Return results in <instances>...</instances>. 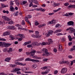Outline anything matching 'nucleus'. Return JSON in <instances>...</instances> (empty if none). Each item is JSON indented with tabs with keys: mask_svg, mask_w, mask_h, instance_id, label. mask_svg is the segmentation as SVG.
Wrapping results in <instances>:
<instances>
[{
	"mask_svg": "<svg viewBox=\"0 0 75 75\" xmlns=\"http://www.w3.org/2000/svg\"><path fill=\"white\" fill-rule=\"evenodd\" d=\"M41 52L43 53L42 54L43 56H47L48 57L50 55H53L51 53H50L48 52V50L46 48H43L41 50Z\"/></svg>",
	"mask_w": 75,
	"mask_h": 75,
	"instance_id": "f257e3e1",
	"label": "nucleus"
},
{
	"mask_svg": "<svg viewBox=\"0 0 75 75\" xmlns=\"http://www.w3.org/2000/svg\"><path fill=\"white\" fill-rule=\"evenodd\" d=\"M35 50H32L30 52V53L26 52V55H30V57H33V58H35V57L33 56L34 55L35 53Z\"/></svg>",
	"mask_w": 75,
	"mask_h": 75,
	"instance_id": "f03ea898",
	"label": "nucleus"
},
{
	"mask_svg": "<svg viewBox=\"0 0 75 75\" xmlns=\"http://www.w3.org/2000/svg\"><path fill=\"white\" fill-rule=\"evenodd\" d=\"M10 35L9 37L11 39V40H13L14 39V37L13 36V35H11V34L10 33V32H6L3 34V36H5V35Z\"/></svg>",
	"mask_w": 75,
	"mask_h": 75,
	"instance_id": "7ed1b4c3",
	"label": "nucleus"
},
{
	"mask_svg": "<svg viewBox=\"0 0 75 75\" xmlns=\"http://www.w3.org/2000/svg\"><path fill=\"white\" fill-rule=\"evenodd\" d=\"M32 61L33 62H39V61L38 60L32 59L30 58H28L25 59V61Z\"/></svg>",
	"mask_w": 75,
	"mask_h": 75,
	"instance_id": "20e7f679",
	"label": "nucleus"
},
{
	"mask_svg": "<svg viewBox=\"0 0 75 75\" xmlns=\"http://www.w3.org/2000/svg\"><path fill=\"white\" fill-rule=\"evenodd\" d=\"M18 60H17L15 61V63L16 65H20L21 66H25L26 65V64L25 63L23 64V63H20V62H18Z\"/></svg>",
	"mask_w": 75,
	"mask_h": 75,
	"instance_id": "39448f33",
	"label": "nucleus"
},
{
	"mask_svg": "<svg viewBox=\"0 0 75 75\" xmlns=\"http://www.w3.org/2000/svg\"><path fill=\"white\" fill-rule=\"evenodd\" d=\"M17 36H19V37H21V38H19L18 39V41H21L22 40V38H25V36L23 34H19L17 35Z\"/></svg>",
	"mask_w": 75,
	"mask_h": 75,
	"instance_id": "423d86ee",
	"label": "nucleus"
},
{
	"mask_svg": "<svg viewBox=\"0 0 75 75\" xmlns=\"http://www.w3.org/2000/svg\"><path fill=\"white\" fill-rule=\"evenodd\" d=\"M68 69L66 68H64L62 69L61 72L62 74H65L67 72Z\"/></svg>",
	"mask_w": 75,
	"mask_h": 75,
	"instance_id": "0eeeda50",
	"label": "nucleus"
},
{
	"mask_svg": "<svg viewBox=\"0 0 75 75\" xmlns=\"http://www.w3.org/2000/svg\"><path fill=\"white\" fill-rule=\"evenodd\" d=\"M35 35L36 36V37L38 38H41L42 36L41 35H39V32L38 31H35Z\"/></svg>",
	"mask_w": 75,
	"mask_h": 75,
	"instance_id": "6e6552de",
	"label": "nucleus"
},
{
	"mask_svg": "<svg viewBox=\"0 0 75 75\" xmlns=\"http://www.w3.org/2000/svg\"><path fill=\"white\" fill-rule=\"evenodd\" d=\"M48 42L47 43V44L48 45H50V44H53V41L52 40L50 39H48Z\"/></svg>",
	"mask_w": 75,
	"mask_h": 75,
	"instance_id": "1a4fd4ad",
	"label": "nucleus"
},
{
	"mask_svg": "<svg viewBox=\"0 0 75 75\" xmlns=\"http://www.w3.org/2000/svg\"><path fill=\"white\" fill-rule=\"evenodd\" d=\"M7 28L10 29L11 30H15V28L13 25L9 26L7 27Z\"/></svg>",
	"mask_w": 75,
	"mask_h": 75,
	"instance_id": "9d476101",
	"label": "nucleus"
},
{
	"mask_svg": "<svg viewBox=\"0 0 75 75\" xmlns=\"http://www.w3.org/2000/svg\"><path fill=\"white\" fill-rule=\"evenodd\" d=\"M68 25H74V23L73 21H69L67 23Z\"/></svg>",
	"mask_w": 75,
	"mask_h": 75,
	"instance_id": "9b49d317",
	"label": "nucleus"
},
{
	"mask_svg": "<svg viewBox=\"0 0 75 75\" xmlns=\"http://www.w3.org/2000/svg\"><path fill=\"white\" fill-rule=\"evenodd\" d=\"M75 32V29L71 27V29L69 31V33H73Z\"/></svg>",
	"mask_w": 75,
	"mask_h": 75,
	"instance_id": "f8f14e48",
	"label": "nucleus"
},
{
	"mask_svg": "<svg viewBox=\"0 0 75 75\" xmlns=\"http://www.w3.org/2000/svg\"><path fill=\"white\" fill-rule=\"evenodd\" d=\"M4 45L5 47H8L11 45V44L10 43H6L4 42Z\"/></svg>",
	"mask_w": 75,
	"mask_h": 75,
	"instance_id": "ddd939ff",
	"label": "nucleus"
},
{
	"mask_svg": "<svg viewBox=\"0 0 75 75\" xmlns=\"http://www.w3.org/2000/svg\"><path fill=\"white\" fill-rule=\"evenodd\" d=\"M31 43V41H29L27 42H25L24 44L23 45H28V44H30Z\"/></svg>",
	"mask_w": 75,
	"mask_h": 75,
	"instance_id": "4468645a",
	"label": "nucleus"
},
{
	"mask_svg": "<svg viewBox=\"0 0 75 75\" xmlns=\"http://www.w3.org/2000/svg\"><path fill=\"white\" fill-rule=\"evenodd\" d=\"M11 60V58L10 57H7L4 60L5 61H6V62H10V60Z\"/></svg>",
	"mask_w": 75,
	"mask_h": 75,
	"instance_id": "2eb2a0df",
	"label": "nucleus"
},
{
	"mask_svg": "<svg viewBox=\"0 0 75 75\" xmlns=\"http://www.w3.org/2000/svg\"><path fill=\"white\" fill-rule=\"evenodd\" d=\"M32 45H36V46H38V45H40V43H38V42H35L33 43Z\"/></svg>",
	"mask_w": 75,
	"mask_h": 75,
	"instance_id": "dca6fc26",
	"label": "nucleus"
},
{
	"mask_svg": "<svg viewBox=\"0 0 75 75\" xmlns=\"http://www.w3.org/2000/svg\"><path fill=\"white\" fill-rule=\"evenodd\" d=\"M31 1H32V2L36 4H37V5H38V4H39L38 2L36 0H31Z\"/></svg>",
	"mask_w": 75,
	"mask_h": 75,
	"instance_id": "f3484780",
	"label": "nucleus"
},
{
	"mask_svg": "<svg viewBox=\"0 0 75 75\" xmlns=\"http://www.w3.org/2000/svg\"><path fill=\"white\" fill-rule=\"evenodd\" d=\"M31 1H32V2L36 4H37V5H38V4H39L38 2L36 0H31Z\"/></svg>",
	"mask_w": 75,
	"mask_h": 75,
	"instance_id": "a211bd4d",
	"label": "nucleus"
},
{
	"mask_svg": "<svg viewBox=\"0 0 75 75\" xmlns=\"http://www.w3.org/2000/svg\"><path fill=\"white\" fill-rule=\"evenodd\" d=\"M4 42H0V47H4Z\"/></svg>",
	"mask_w": 75,
	"mask_h": 75,
	"instance_id": "6ab92c4d",
	"label": "nucleus"
},
{
	"mask_svg": "<svg viewBox=\"0 0 75 75\" xmlns=\"http://www.w3.org/2000/svg\"><path fill=\"white\" fill-rule=\"evenodd\" d=\"M58 50L60 51H62V46L61 45H59V46Z\"/></svg>",
	"mask_w": 75,
	"mask_h": 75,
	"instance_id": "aec40b11",
	"label": "nucleus"
},
{
	"mask_svg": "<svg viewBox=\"0 0 75 75\" xmlns=\"http://www.w3.org/2000/svg\"><path fill=\"white\" fill-rule=\"evenodd\" d=\"M10 9L11 11H14V8L12 6H10Z\"/></svg>",
	"mask_w": 75,
	"mask_h": 75,
	"instance_id": "412c9836",
	"label": "nucleus"
},
{
	"mask_svg": "<svg viewBox=\"0 0 75 75\" xmlns=\"http://www.w3.org/2000/svg\"><path fill=\"white\" fill-rule=\"evenodd\" d=\"M14 1L17 6H19V1L18 0H14Z\"/></svg>",
	"mask_w": 75,
	"mask_h": 75,
	"instance_id": "4be33fe9",
	"label": "nucleus"
},
{
	"mask_svg": "<svg viewBox=\"0 0 75 75\" xmlns=\"http://www.w3.org/2000/svg\"><path fill=\"white\" fill-rule=\"evenodd\" d=\"M1 7H2V8H4L5 7H8V5H5L3 4H2V6Z\"/></svg>",
	"mask_w": 75,
	"mask_h": 75,
	"instance_id": "5701e85b",
	"label": "nucleus"
},
{
	"mask_svg": "<svg viewBox=\"0 0 75 75\" xmlns=\"http://www.w3.org/2000/svg\"><path fill=\"white\" fill-rule=\"evenodd\" d=\"M10 20H11V19L9 18L6 17V19L5 20V21H10Z\"/></svg>",
	"mask_w": 75,
	"mask_h": 75,
	"instance_id": "b1692460",
	"label": "nucleus"
},
{
	"mask_svg": "<svg viewBox=\"0 0 75 75\" xmlns=\"http://www.w3.org/2000/svg\"><path fill=\"white\" fill-rule=\"evenodd\" d=\"M20 70H21V69H20V68H15V69L14 71H15V72H17L18 71H20Z\"/></svg>",
	"mask_w": 75,
	"mask_h": 75,
	"instance_id": "393cba45",
	"label": "nucleus"
},
{
	"mask_svg": "<svg viewBox=\"0 0 75 75\" xmlns=\"http://www.w3.org/2000/svg\"><path fill=\"white\" fill-rule=\"evenodd\" d=\"M48 33L50 35V34H52L53 33V31L52 30H50L48 31Z\"/></svg>",
	"mask_w": 75,
	"mask_h": 75,
	"instance_id": "a878e982",
	"label": "nucleus"
},
{
	"mask_svg": "<svg viewBox=\"0 0 75 75\" xmlns=\"http://www.w3.org/2000/svg\"><path fill=\"white\" fill-rule=\"evenodd\" d=\"M46 25L45 24H43L42 25H39L38 27L40 28V27H45V26Z\"/></svg>",
	"mask_w": 75,
	"mask_h": 75,
	"instance_id": "bb28decb",
	"label": "nucleus"
},
{
	"mask_svg": "<svg viewBox=\"0 0 75 75\" xmlns=\"http://www.w3.org/2000/svg\"><path fill=\"white\" fill-rule=\"evenodd\" d=\"M40 45H46L47 44V43H46L45 42H42V43H40Z\"/></svg>",
	"mask_w": 75,
	"mask_h": 75,
	"instance_id": "cd10ccee",
	"label": "nucleus"
},
{
	"mask_svg": "<svg viewBox=\"0 0 75 75\" xmlns=\"http://www.w3.org/2000/svg\"><path fill=\"white\" fill-rule=\"evenodd\" d=\"M68 38L69 39V41H71V40H72V37L71 36V35H69L68 36Z\"/></svg>",
	"mask_w": 75,
	"mask_h": 75,
	"instance_id": "c85d7f7f",
	"label": "nucleus"
},
{
	"mask_svg": "<svg viewBox=\"0 0 75 75\" xmlns=\"http://www.w3.org/2000/svg\"><path fill=\"white\" fill-rule=\"evenodd\" d=\"M64 63L65 64H66L68 65H70V62L68 61H65Z\"/></svg>",
	"mask_w": 75,
	"mask_h": 75,
	"instance_id": "c756f323",
	"label": "nucleus"
},
{
	"mask_svg": "<svg viewBox=\"0 0 75 75\" xmlns=\"http://www.w3.org/2000/svg\"><path fill=\"white\" fill-rule=\"evenodd\" d=\"M13 51V49L12 48H10L9 50L8 51V52H12Z\"/></svg>",
	"mask_w": 75,
	"mask_h": 75,
	"instance_id": "7c9ffc66",
	"label": "nucleus"
},
{
	"mask_svg": "<svg viewBox=\"0 0 75 75\" xmlns=\"http://www.w3.org/2000/svg\"><path fill=\"white\" fill-rule=\"evenodd\" d=\"M41 69H42V70H45V69H47V67L46 66H45L44 67H43L42 68H41Z\"/></svg>",
	"mask_w": 75,
	"mask_h": 75,
	"instance_id": "2f4dec72",
	"label": "nucleus"
},
{
	"mask_svg": "<svg viewBox=\"0 0 75 75\" xmlns=\"http://www.w3.org/2000/svg\"><path fill=\"white\" fill-rule=\"evenodd\" d=\"M3 52H7V51H8V50H7V48H5L3 50Z\"/></svg>",
	"mask_w": 75,
	"mask_h": 75,
	"instance_id": "473e14b6",
	"label": "nucleus"
},
{
	"mask_svg": "<svg viewBox=\"0 0 75 75\" xmlns=\"http://www.w3.org/2000/svg\"><path fill=\"white\" fill-rule=\"evenodd\" d=\"M74 50H75V45L73 47L72 49H71V51H73Z\"/></svg>",
	"mask_w": 75,
	"mask_h": 75,
	"instance_id": "72a5a7b5",
	"label": "nucleus"
},
{
	"mask_svg": "<svg viewBox=\"0 0 75 75\" xmlns=\"http://www.w3.org/2000/svg\"><path fill=\"white\" fill-rule=\"evenodd\" d=\"M65 38L64 37H62V39L61 41H63V42H64V41H65Z\"/></svg>",
	"mask_w": 75,
	"mask_h": 75,
	"instance_id": "f704fd0d",
	"label": "nucleus"
},
{
	"mask_svg": "<svg viewBox=\"0 0 75 75\" xmlns=\"http://www.w3.org/2000/svg\"><path fill=\"white\" fill-rule=\"evenodd\" d=\"M0 41H6V39L4 38H0Z\"/></svg>",
	"mask_w": 75,
	"mask_h": 75,
	"instance_id": "c9c22d12",
	"label": "nucleus"
},
{
	"mask_svg": "<svg viewBox=\"0 0 75 75\" xmlns=\"http://www.w3.org/2000/svg\"><path fill=\"white\" fill-rule=\"evenodd\" d=\"M45 35L47 37H48L50 35L48 33V32L47 33H46Z\"/></svg>",
	"mask_w": 75,
	"mask_h": 75,
	"instance_id": "e433bc0d",
	"label": "nucleus"
},
{
	"mask_svg": "<svg viewBox=\"0 0 75 75\" xmlns=\"http://www.w3.org/2000/svg\"><path fill=\"white\" fill-rule=\"evenodd\" d=\"M65 61L60 62L59 63L60 64H65Z\"/></svg>",
	"mask_w": 75,
	"mask_h": 75,
	"instance_id": "4c0bfd02",
	"label": "nucleus"
},
{
	"mask_svg": "<svg viewBox=\"0 0 75 75\" xmlns=\"http://www.w3.org/2000/svg\"><path fill=\"white\" fill-rule=\"evenodd\" d=\"M27 3V1H23V4H22V5L23 4V5H24L26 3Z\"/></svg>",
	"mask_w": 75,
	"mask_h": 75,
	"instance_id": "58836bf2",
	"label": "nucleus"
},
{
	"mask_svg": "<svg viewBox=\"0 0 75 75\" xmlns=\"http://www.w3.org/2000/svg\"><path fill=\"white\" fill-rule=\"evenodd\" d=\"M7 17V16H2V18H3L4 20L5 21V20H6V18Z\"/></svg>",
	"mask_w": 75,
	"mask_h": 75,
	"instance_id": "ea45409f",
	"label": "nucleus"
},
{
	"mask_svg": "<svg viewBox=\"0 0 75 75\" xmlns=\"http://www.w3.org/2000/svg\"><path fill=\"white\" fill-rule=\"evenodd\" d=\"M33 46L31 45H27V47L28 48H31V47H32Z\"/></svg>",
	"mask_w": 75,
	"mask_h": 75,
	"instance_id": "a19ab883",
	"label": "nucleus"
},
{
	"mask_svg": "<svg viewBox=\"0 0 75 75\" xmlns=\"http://www.w3.org/2000/svg\"><path fill=\"white\" fill-rule=\"evenodd\" d=\"M52 24H55L56 23L55 20H54V19L52 20Z\"/></svg>",
	"mask_w": 75,
	"mask_h": 75,
	"instance_id": "79ce46f5",
	"label": "nucleus"
},
{
	"mask_svg": "<svg viewBox=\"0 0 75 75\" xmlns=\"http://www.w3.org/2000/svg\"><path fill=\"white\" fill-rule=\"evenodd\" d=\"M13 23H14L13 21H11L9 22L8 23V24H13Z\"/></svg>",
	"mask_w": 75,
	"mask_h": 75,
	"instance_id": "37998d69",
	"label": "nucleus"
},
{
	"mask_svg": "<svg viewBox=\"0 0 75 75\" xmlns=\"http://www.w3.org/2000/svg\"><path fill=\"white\" fill-rule=\"evenodd\" d=\"M10 5L11 6H13L14 5V3H13L12 1H11L10 2Z\"/></svg>",
	"mask_w": 75,
	"mask_h": 75,
	"instance_id": "c03bdc74",
	"label": "nucleus"
},
{
	"mask_svg": "<svg viewBox=\"0 0 75 75\" xmlns=\"http://www.w3.org/2000/svg\"><path fill=\"white\" fill-rule=\"evenodd\" d=\"M16 73L18 75H20V74H21V72L20 71H18L16 72Z\"/></svg>",
	"mask_w": 75,
	"mask_h": 75,
	"instance_id": "a18cd8bd",
	"label": "nucleus"
},
{
	"mask_svg": "<svg viewBox=\"0 0 75 75\" xmlns=\"http://www.w3.org/2000/svg\"><path fill=\"white\" fill-rule=\"evenodd\" d=\"M69 2L71 3H74L75 2V0H70L69 1Z\"/></svg>",
	"mask_w": 75,
	"mask_h": 75,
	"instance_id": "49530a36",
	"label": "nucleus"
},
{
	"mask_svg": "<svg viewBox=\"0 0 75 75\" xmlns=\"http://www.w3.org/2000/svg\"><path fill=\"white\" fill-rule=\"evenodd\" d=\"M0 75H7V74H4V73H0Z\"/></svg>",
	"mask_w": 75,
	"mask_h": 75,
	"instance_id": "de8ad7c7",
	"label": "nucleus"
},
{
	"mask_svg": "<svg viewBox=\"0 0 75 75\" xmlns=\"http://www.w3.org/2000/svg\"><path fill=\"white\" fill-rule=\"evenodd\" d=\"M31 36L32 37H33V38H38L37 37V36L36 35H31Z\"/></svg>",
	"mask_w": 75,
	"mask_h": 75,
	"instance_id": "09e8293b",
	"label": "nucleus"
},
{
	"mask_svg": "<svg viewBox=\"0 0 75 75\" xmlns=\"http://www.w3.org/2000/svg\"><path fill=\"white\" fill-rule=\"evenodd\" d=\"M27 16H28V17H27L28 18H31L32 17V16L31 15H28Z\"/></svg>",
	"mask_w": 75,
	"mask_h": 75,
	"instance_id": "8fccbe9b",
	"label": "nucleus"
},
{
	"mask_svg": "<svg viewBox=\"0 0 75 75\" xmlns=\"http://www.w3.org/2000/svg\"><path fill=\"white\" fill-rule=\"evenodd\" d=\"M63 35V34L61 33H57V34H56V35L58 36V35Z\"/></svg>",
	"mask_w": 75,
	"mask_h": 75,
	"instance_id": "3c124183",
	"label": "nucleus"
},
{
	"mask_svg": "<svg viewBox=\"0 0 75 75\" xmlns=\"http://www.w3.org/2000/svg\"><path fill=\"white\" fill-rule=\"evenodd\" d=\"M57 73H58V71L57 70H55L54 72V74L55 75H56V74H57Z\"/></svg>",
	"mask_w": 75,
	"mask_h": 75,
	"instance_id": "603ef678",
	"label": "nucleus"
},
{
	"mask_svg": "<svg viewBox=\"0 0 75 75\" xmlns=\"http://www.w3.org/2000/svg\"><path fill=\"white\" fill-rule=\"evenodd\" d=\"M21 24H22V25H24V24H25V22H24V21L23 20L22 21Z\"/></svg>",
	"mask_w": 75,
	"mask_h": 75,
	"instance_id": "864d4df0",
	"label": "nucleus"
},
{
	"mask_svg": "<svg viewBox=\"0 0 75 75\" xmlns=\"http://www.w3.org/2000/svg\"><path fill=\"white\" fill-rule=\"evenodd\" d=\"M59 26H60V24H57L56 25V26H55V27H56V28H57V27H59Z\"/></svg>",
	"mask_w": 75,
	"mask_h": 75,
	"instance_id": "5fc2aeb1",
	"label": "nucleus"
},
{
	"mask_svg": "<svg viewBox=\"0 0 75 75\" xmlns=\"http://www.w3.org/2000/svg\"><path fill=\"white\" fill-rule=\"evenodd\" d=\"M22 70L23 71H25V67H23L22 68Z\"/></svg>",
	"mask_w": 75,
	"mask_h": 75,
	"instance_id": "6e6d98bb",
	"label": "nucleus"
},
{
	"mask_svg": "<svg viewBox=\"0 0 75 75\" xmlns=\"http://www.w3.org/2000/svg\"><path fill=\"white\" fill-rule=\"evenodd\" d=\"M63 16H66V17H68L69 16V15H68V13H66V14L63 15Z\"/></svg>",
	"mask_w": 75,
	"mask_h": 75,
	"instance_id": "4d7b16f0",
	"label": "nucleus"
},
{
	"mask_svg": "<svg viewBox=\"0 0 75 75\" xmlns=\"http://www.w3.org/2000/svg\"><path fill=\"white\" fill-rule=\"evenodd\" d=\"M43 75H44V74H47V73L45 72H45H42L41 73Z\"/></svg>",
	"mask_w": 75,
	"mask_h": 75,
	"instance_id": "13d9d810",
	"label": "nucleus"
},
{
	"mask_svg": "<svg viewBox=\"0 0 75 75\" xmlns=\"http://www.w3.org/2000/svg\"><path fill=\"white\" fill-rule=\"evenodd\" d=\"M64 5L65 6H68L69 5V3H66L64 4Z\"/></svg>",
	"mask_w": 75,
	"mask_h": 75,
	"instance_id": "bf43d9fd",
	"label": "nucleus"
},
{
	"mask_svg": "<svg viewBox=\"0 0 75 75\" xmlns=\"http://www.w3.org/2000/svg\"><path fill=\"white\" fill-rule=\"evenodd\" d=\"M21 30H25V31H27L28 30L27 29L25 28H21Z\"/></svg>",
	"mask_w": 75,
	"mask_h": 75,
	"instance_id": "052dcab7",
	"label": "nucleus"
},
{
	"mask_svg": "<svg viewBox=\"0 0 75 75\" xmlns=\"http://www.w3.org/2000/svg\"><path fill=\"white\" fill-rule=\"evenodd\" d=\"M47 60L48 59L47 58L43 60V61H44V62H45L46 61H47Z\"/></svg>",
	"mask_w": 75,
	"mask_h": 75,
	"instance_id": "680f3d73",
	"label": "nucleus"
},
{
	"mask_svg": "<svg viewBox=\"0 0 75 75\" xmlns=\"http://www.w3.org/2000/svg\"><path fill=\"white\" fill-rule=\"evenodd\" d=\"M50 71V70L48 69V70H46V71H45V72L47 73V74H48V73Z\"/></svg>",
	"mask_w": 75,
	"mask_h": 75,
	"instance_id": "e2e57ef3",
	"label": "nucleus"
},
{
	"mask_svg": "<svg viewBox=\"0 0 75 75\" xmlns=\"http://www.w3.org/2000/svg\"><path fill=\"white\" fill-rule=\"evenodd\" d=\"M53 51L54 52H57V50L55 48L54 49Z\"/></svg>",
	"mask_w": 75,
	"mask_h": 75,
	"instance_id": "0e129e2a",
	"label": "nucleus"
},
{
	"mask_svg": "<svg viewBox=\"0 0 75 75\" xmlns=\"http://www.w3.org/2000/svg\"><path fill=\"white\" fill-rule=\"evenodd\" d=\"M35 25H39V23L38 22H35Z\"/></svg>",
	"mask_w": 75,
	"mask_h": 75,
	"instance_id": "69168bd1",
	"label": "nucleus"
},
{
	"mask_svg": "<svg viewBox=\"0 0 75 75\" xmlns=\"http://www.w3.org/2000/svg\"><path fill=\"white\" fill-rule=\"evenodd\" d=\"M53 14H54V13H48V15L49 16H52V15H53Z\"/></svg>",
	"mask_w": 75,
	"mask_h": 75,
	"instance_id": "338daca9",
	"label": "nucleus"
},
{
	"mask_svg": "<svg viewBox=\"0 0 75 75\" xmlns=\"http://www.w3.org/2000/svg\"><path fill=\"white\" fill-rule=\"evenodd\" d=\"M45 11V9H44L41 8V10L40 11Z\"/></svg>",
	"mask_w": 75,
	"mask_h": 75,
	"instance_id": "774afa93",
	"label": "nucleus"
}]
</instances>
